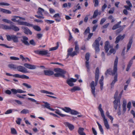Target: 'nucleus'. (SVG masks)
I'll return each instance as SVG.
<instances>
[{
  "instance_id": "f257e3e1",
  "label": "nucleus",
  "mask_w": 135,
  "mask_h": 135,
  "mask_svg": "<svg viewBox=\"0 0 135 135\" xmlns=\"http://www.w3.org/2000/svg\"><path fill=\"white\" fill-rule=\"evenodd\" d=\"M99 71L98 67H97L96 69L95 73V82L92 81L90 84V86L91 89V92L94 97H95V86L97 85L99 76Z\"/></svg>"
},
{
  "instance_id": "f03ea898",
  "label": "nucleus",
  "mask_w": 135,
  "mask_h": 135,
  "mask_svg": "<svg viewBox=\"0 0 135 135\" xmlns=\"http://www.w3.org/2000/svg\"><path fill=\"white\" fill-rule=\"evenodd\" d=\"M118 61V57L117 56L116 57V58L114 62L113 70H112L111 69H109L107 70L105 73V75L107 76L108 74L114 76L115 75H118L117 73V66Z\"/></svg>"
},
{
  "instance_id": "7ed1b4c3",
  "label": "nucleus",
  "mask_w": 135,
  "mask_h": 135,
  "mask_svg": "<svg viewBox=\"0 0 135 135\" xmlns=\"http://www.w3.org/2000/svg\"><path fill=\"white\" fill-rule=\"evenodd\" d=\"M101 39V38L100 37H99L95 40L93 44V46L94 47L95 49L96 53L99 52V42L100 41Z\"/></svg>"
},
{
  "instance_id": "20e7f679",
  "label": "nucleus",
  "mask_w": 135,
  "mask_h": 135,
  "mask_svg": "<svg viewBox=\"0 0 135 135\" xmlns=\"http://www.w3.org/2000/svg\"><path fill=\"white\" fill-rule=\"evenodd\" d=\"M6 36L8 41H9L12 40L14 42H18V37L14 35H6Z\"/></svg>"
},
{
  "instance_id": "39448f33",
  "label": "nucleus",
  "mask_w": 135,
  "mask_h": 135,
  "mask_svg": "<svg viewBox=\"0 0 135 135\" xmlns=\"http://www.w3.org/2000/svg\"><path fill=\"white\" fill-rule=\"evenodd\" d=\"M34 52L36 54L42 55H47V57L50 56V53L48 52V51L47 50L40 51L37 50L34 51Z\"/></svg>"
},
{
  "instance_id": "423d86ee",
  "label": "nucleus",
  "mask_w": 135,
  "mask_h": 135,
  "mask_svg": "<svg viewBox=\"0 0 135 135\" xmlns=\"http://www.w3.org/2000/svg\"><path fill=\"white\" fill-rule=\"evenodd\" d=\"M44 9L41 7H39L38 9V11L37 13L39 15H41V16L38 15H35V16L39 19H44L45 18L43 16L42 13L44 12Z\"/></svg>"
},
{
  "instance_id": "0eeeda50",
  "label": "nucleus",
  "mask_w": 135,
  "mask_h": 135,
  "mask_svg": "<svg viewBox=\"0 0 135 135\" xmlns=\"http://www.w3.org/2000/svg\"><path fill=\"white\" fill-rule=\"evenodd\" d=\"M116 101H114L113 102L114 103V108L116 110L117 108V107H119L118 109V111L117 112V113L118 115H120L121 114V111H120V102L119 101L117 102H116Z\"/></svg>"
},
{
  "instance_id": "6e6552de",
  "label": "nucleus",
  "mask_w": 135,
  "mask_h": 135,
  "mask_svg": "<svg viewBox=\"0 0 135 135\" xmlns=\"http://www.w3.org/2000/svg\"><path fill=\"white\" fill-rule=\"evenodd\" d=\"M90 56L89 53L88 52L86 54L85 56V59L86 60L85 62V66L87 69V71L88 72L90 71V66L89 64V61Z\"/></svg>"
},
{
  "instance_id": "1a4fd4ad",
  "label": "nucleus",
  "mask_w": 135,
  "mask_h": 135,
  "mask_svg": "<svg viewBox=\"0 0 135 135\" xmlns=\"http://www.w3.org/2000/svg\"><path fill=\"white\" fill-rule=\"evenodd\" d=\"M77 79L71 78L68 79L66 80V83L70 86H73L74 85L73 83L76 82Z\"/></svg>"
},
{
  "instance_id": "9d476101",
  "label": "nucleus",
  "mask_w": 135,
  "mask_h": 135,
  "mask_svg": "<svg viewBox=\"0 0 135 135\" xmlns=\"http://www.w3.org/2000/svg\"><path fill=\"white\" fill-rule=\"evenodd\" d=\"M125 36V34H124L123 35H119L116 38L115 43L116 44H118L120 41L122 40L124 38Z\"/></svg>"
},
{
  "instance_id": "9b49d317",
  "label": "nucleus",
  "mask_w": 135,
  "mask_h": 135,
  "mask_svg": "<svg viewBox=\"0 0 135 135\" xmlns=\"http://www.w3.org/2000/svg\"><path fill=\"white\" fill-rule=\"evenodd\" d=\"M21 40V41L23 43L26 45H30V44L28 41V38L27 37L25 36H23Z\"/></svg>"
},
{
  "instance_id": "f8f14e48",
  "label": "nucleus",
  "mask_w": 135,
  "mask_h": 135,
  "mask_svg": "<svg viewBox=\"0 0 135 135\" xmlns=\"http://www.w3.org/2000/svg\"><path fill=\"white\" fill-rule=\"evenodd\" d=\"M17 70L21 72L26 73H28V71H27V69L24 67L21 66H17Z\"/></svg>"
},
{
  "instance_id": "ddd939ff",
  "label": "nucleus",
  "mask_w": 135,
  "mask_h": 135,
  "mask_svg": "<svg viewBox=\"0 0 135 135\" xmlns=\"http://www.w3.org/2000/svg\"><path fill=\"white\" fill-rule=\"evenodd\" d=\"M64 124L66 127H68L70 131H72L74 128V126L72 124L67 122H65Z\"/></svg>"
},
{
  "instance_id": "4468645a",
  "label": "nucleus",
  "mask_w": 135,
  "mask_h": 135,
  "mask_svg": "<svg viewBox=\"0 0 135 135\" xmlns=\"http://www.w3.org/2000/svg\"><path fill=\"white\" fill-rule=\"evenodd\" d=\"M22 28L25 34L30 35L32 34V32L27 27H22Z\"/></svg>"
},
{
  "instance_id": "2eb2a0df",
  "label": "nucleus",
  "mask_w": 135,
  "mask_h": 135,
  "mask_svg": "<svg viewBox=\"0 0 135 135\" xmlns=\"http://www.w3.org/2000/svg\"><path fill=\"white\" fill-rule=\"evenodd\" d=\"M133 37L132 36L130 37L129 42L127 45V48L126 50L127 52L129 50L131 47V45L133 42Z\"/></svg>"
},
{
  "instance_id": "dca6fc26",
  "label": "nucleus",
  "mask_w": 135,
  "mask_h": 135,
  "mask_svg": "<svg viewBox=\"0 0 135 135\" xmlns=\"http://www.w3.org/2000/svg\"><path fill=\"white\" fill-rule=\"evenodd\" d=\"M61 108H60V110L56 109L55 113L61 117H64L66 116L67 115L62 114L63 111L61 110Z\"/></svg>"
},
{
  "instance_id": "f3484780",
  "label": "nucleus",
  "mask_w": 135,
  "mask_h": 135,
  "mask_svg": "<svg viewBox=\"0 0 135 135\" xmlns=\"http://www.w3.org/2000/svg\"><path fill=\"white\" fill-rule=\"evenodd\" d=\"M24 65L26 68L30 69H35L36 68V66L35 65L27 63L25 64Z\"/></svg>"
},
{
  "instance_id": "a211bd4d",
  "label": "nucleus",
  "mask_w": 135,
  "mask_h": 135,
  "mask_svg": "<svg viewBox=\"0 0 135 135\" xmlns=\"http://www.w3.org/2000/svg\"><path fill=\"white\" fill-rule=\"evenodd\" d=\"M103 118L104 123L105 126L107 129L109 128V126L108 123L107 119L106 118L105 116L102 117Z\"/></svg>"
},
{
  "instance_id": "6ab92c4d",
  "label": "nucleus",
  "mask_w": 135,
  "mask_h": 135,
  "mask_svg": "<svg viewBox=\"0 0 135 135\" xmlns=\"http://www.w3.org/2000/svg\"><path fill=\"white\" fill-rule=\"evenodd\" d=\"M54 71L56 73H61L62 74H65L67 72L66 71L59 68L55 69Z\"/></svg>"
},
{
  "instance_id": "aec40b11",
  "label": "nucleus",
  "mask_w": 135,
  "mask_h": 135,
  "mask_svg": "<svg viewBox=\"0 0 135 135\" xmlns=\"http://www.w3.org/2000/svg\"><path fill=\"white\" fill-rule=\"evenodd\" d=\"M105 45L104 46V49L105 52H107L109 50L110 47V45L108 41H106L105 42Z\"/></svg>"
},
{
  "instance_id": "412c9836",
  "label": "nucleus",
  "mask_w": 135,
  "mask_h": 135,
  "mask_svg": "<svg viewBox=\"0 0 135 135\" xmlns=\"http://www.w3.org/2000/svg\"><path fill=\"white\" fill-rule=\"evenodd\" d=\"M19 23V24L21 25H25L29 27H32L33 26V25L27 23L26 22L20 21V20L18 22Z\"/></svg>"
},
{
  "instance_id": "4be33fe9",
  "label": "nucleus",
  "mask_w": 135,
  "mask_h": 135,
  "mask_svg": "<svg viewBox=\"0 0 135 135\" xmlns=\"http://www.w3.org/2000/svg\"><path fill=\"white\" fill-rule=\"evenodd\" d=\"M0 11L6 14H11L12 12L9 10L0 8Z\"/></svg>"
},
{
  "instance_id": "5701e85b",
  "label": "nucleus",
  "mask_w": 135,
  "mask_h": 135,
  "mask_svg": "<svg viewBox=\"0 0 135 135\" xmlns=\"http://www.w3.org/2000/svg\"><path fill=\"white\" fill-rule=\"evenodd\" d=\"M44 74L46 75L50 76L54 74L53 71L49 70H45L44 71Z\"/></svg>"
},
{
  "instance_id": "b1692460",
  "label": "nucleus",
  "mask_w": 135,
  "mask_h": 135,
  "mask_svg": "<svg viewBox=\"0 0 135 135\" xmlns=\"http://www.w3.org/2000/svg\"><path fill=\"white\" fill-rule=\"evenodd\" d=\"M84 129L82 127H79L78 130V133L80 135H86L85 133L84 132Z\"/></svg>"
},
{
  "instance_id": "393cba45",
  "label": "nucleus",
  "mask_w": 135,
  "mask_h": 135,
  "mask_svg": "<svg viewBox=\"0 0 135 135\" xmlns=\"http://www.w3.org/2000/svg\"><path fill=\"white\" fill-rule=\"evenodd\" d=\"M117 76L118 75H115L114 76V80H113L110 84L112 88L114 86L115 83L117 81Z\"/></svg>"
},
{
  "instance_id": "a878e982",
  "label": "nucleus",
  "mask_w": 135,
  "mask_h": 135,
  "mask_svg": "<svg viewBox=\"0 0 135 135\" xmlns=\"http://www.w3.org/2000/svg\"><path fill=\"white\" fill-rule=\"evenodd\" d=\"M1 27L3 29L6 30H11V26H8L3 24H1Z\"/></svg>"
},
{
  "instance_id": "bb28decb",
  "label": "nucleus",
  "mask_w": 135,
  "mask_h": 135,
  "mask_svg": "<svg viewBox=\"0 0 135 135\" xmlns=\"http://www.w3.org/2000/svg\"><path fill=\"white\" fill-rule=\"evenodd\" d=\"M98 11V10L97 9L94 12L93 16V18H95L98 15H100L101 13L100 12H99Z\"/></svg>"
},
{
  "instance_id": "cd10ccee",
  "label": "nucleus",
  "mask_w": 135,
  "mask_h": 135,
  "mask_svg": "<svg viewBox=\"0 0 135 135\" xmlns=\"http://www.w3.org/2000/svg\"><path fill=\"white\" fill-rule=\"evenodd\" d=\"M11 30H12L15 31H18L20 30V29L18 27L14 25H11Z\"/></svg>"
},
{
  "instance_id": "c85d7f7f",
  "label": "nucleus",
  "mask_w": 135,
  "mask_h": 135,
  "mask_svg": "<svg viewBox=\"0 0 135 135\" xmlns=\"http://www.w3.org/2000/svg\"><path fill=\"white\" fill-rule=\"evenodd\" d=\"M98 109L100 112V114L102 117L105 116L103 110L102 108V105L100 104L98 107Z\"/></svg>"
},
{
  "instance_id": "c756f323",
  "label": "nucleus",
  "mask_w": 135,
  "mask_h": 135,
  "mask_svg": "<svg viewBox=\"0 0 135 135\" xmlns=\"http://www.w3.org/2000/svg\"><path fill=\"white\" fill-rule=\"evenodd\" d=\"M81 90V88L78 86H74L73 88L71 89L70 91L72 92H74L77 90Z\"/></svg>"
},
{
  "instance_id": "7c9ffc66",
  "label": "nucleus",
  "mask_w": 135,
  "mask_h": 135,
  "mask_svg": "<svg viewBox=\"0 0 135 135\" xmlns=\"http://www.w3.org/2000/svg\"><path fill=\"white\" fill-rule=\"evenodd\" d=\"M65 74H62L61 73H56L54 74L55 77H59L61 76L63 78H65V76L64 75Z\"/></svg>"
},
{
  "instance_id": "2f4dec72",
  "label": "nucleus",
  "mask_w": 135,
  "mask_h": 135,
  "mask_svg": "<svg viewBox=\"0 0 135 135\" xmlns=\"http://www.w3.org/2000/svg\"><path fill=\"white\" fill-rule=\"evenodd\" d=\"M133 63V61L132 60H130L129 62L128 63V64L127 65V68L126 69L127 71H128L129 70L131 66Z\"/></svg>"
},
{
  "instance_id": "473e14b6",
  "label": "nucleus",
  "mask_w": 135,
  "mask_h": 135,
  "mask_svg": "<svg viewBox=\"0 0 135 135\" xmlns=\"http://www.w3.org/2000/svg\"><path fill=\"white\" fill-rule=\"evenodd\" d=\"M61 109L63 111L68 113L70 112L71 110V109L70 108L66 107H65L64 108H61Z\"/></svg>"
},
{
  "instance_id": "72a5a7b5",
  "label": "nucleus",
  "mask_w": 135,
  "mask_h": 135,
  "mask_svg": "<svg viewBox=\"0 0 135 135\" xmlns=\"http://www.w3.org/2000/svg\"><path fill=\"white\" fill-rule=\"evenodd\" d=\"M57 46L56 47H52L51 48H50L49 49L50 51H52L53 50H57L59 46V42H57Z\"/></svg>"
},
{
  "instance_id": "f704fd0d",
  "label": "nucleus",
  "mask_w": 135,
  "mask_h": 135,
  "mask_svg": "<svg viewBox=\"0 0 135 135\" xmlns=\"http://www.w3.org/2000/svg\"><path fill=\"white\" fill-rule=\"evenodd\" d=\"M118 91L117 90L115 92V94H114V98L115 99V100L114 101H115V100H116V102H118V101H119V102H120V100H119V99H117V97L118 96Z\"/></svg>"
},
{
  "instance_id": "c9c22d12",
  "label": "nucleus",
  "mask_w": 135,
  "mask_h": 135,
  "mask_svg": "<svg viewBox=\"0 0 135 135\" xmlns=\"http://www.w3.org/2000/svg\"><path fill=\"white\" fill-rule=\"evenodd\" d=\"M121 27L120 25H119L117 23L113 27L112 29L113 30H115L117 28H120Z\"/></svg>"
},
{
  "instance_id": "e433bc0d",
  "label": "nucleus",
  "mask_w": 135,
  "mask_h": 135,
  "mask_svg": "<svg viewBox=\"0 0 135 135\" xmlns=\"http://www.w3.org/2000/svg\"><path fill=\"white\" fill-rule=\"evenodd\" d=\"M8 67L11 69H17V66L16 65L11 64L8 65Z\"/></svg>"
},
{
  "instance_id": "4c0bfd02",
  "label": "nucleus",
  "mask_w": 135,
  "mask_h": 135,
  "mask_svg": "<svg viewBox=\"0 0 135 135\" xmlns=\"http://www.w3.org/2000/svg\"><path fill=\"white\" fill-rule=\"evenodd\" d=\"M41 92L42 93H45V94H49L52 95H54V94L52 92H49V91H48L45 90H41Z\"/></svg>"
},
{
  "instance_id": "58836bf2",
  "label": "nucleus",
  "mask_w": 135,
  "mask_h": 135,
  "mask_svg": "<svg viewBox=\"0 0 135 135\" xmlns=\"http://www.w3.org/2000/svg\"><path fill=\"white\" fill-rule=\"evenodd\" d=\"M97 123L99 127V129L100 131L102 133V134H103V129L102 128V126L98 122H97Z\"/></svg>"
},
{
  "instance_id": "ea45409f",
  "label": "nucleus",
  "mask_w": 135,
  "mask_h": 135,
  "mask_svg": "<svg viewBox=\"0 0 135 135\" xmlns=\"http://www.w3.org/2000/svg\"><path fill=\"white\" fill-rule=\"evenodd\" d=\"M29 113V110L26 109H24L22 110L21 112L20 113L22 114H26L27 113Z\"/></svg>"
},
{
  "instance_id": "a19ab883",
  "label": "nucleus",
  "mask_w": 135,
  "mask_h": 135,
  "mask_svg": "<svg viewBox=\"0 0 135 135\" xmlns=\"http://www.w3.org/2000/svg\"><path fill=\"white\" fill-rule=\"evenodd\" d=\"M33 28L36 30L39 31L41 30V29L38 26H33Z\"/></svg>"
},
{
  "instance_id": "79ce46f5",
  "label": "nucleus",
  "mask_w": 135,
  "mask_h": 135,
  "mask_svg": "<svg viewBox=\"0 0 135 135\" xmlns=\"http://www.w3.org/2000/svg\"><path fill=\"white\" fill-rule=\"evenodd\" d=\"M106 115L111 120V121H113V118L111 115H109V113L108 111H107L106 112Z\"/></svg>"
},
{
  "instance_id": "37998d69",
  "label": "nucleus",
  "mask_w": 135,
  "mask_h": 135,
  "mask_svg": "<svg viewBox=\"0 0 135 135\" xmlns=\"http://www.w3.org/2000/svg\"><path fill=\"white\" fill-rule=\"evenodd\" d=\"M123 29V28H120L117 30L116 31V34L117 35H118L119 33L122 31Z\"/></svg>"
},
{
  "instance_id": "c03bdc74",
  "label": "nucleus",
  "mask_w": 135,
  "mask_h": 135,
  "mask_svg": "<svg viewBox=\"0 0 135 135\" xmlns=\"http://www.w3.org/2000/svg\"><path fill=\"white\" fill-rule=\"evenodd\" d=\"M2 21L8 23H9L10 24H11L13 23L11 22L10 20L7 19H3L2 20Z\"/></svg>"
},
{
  "instance_id": "a18cd8bd",
  "label": "nucleus",
  "mask_w": 135,
  "mask_h": 135,
  "mask_svg": "<svg viewBox=\"0 0 135 135\" xmlns=\"http://www.w3.org/2000/svg\"><path fill=\"white\" fill-rule=\"evenodd\" d=\"M13 17L14 18L11 19V20L12 21L14 22H18L19 20H16V18H18V16H14Z\"/></svg>"
},
{
  "instance_id": "49530a36",
  "label": "nucleus",
  "mask_w": 135,
  "mask_h": 135,
  "mask_svg": "<svg viewBox=\"0 0 135 135\" xmlns=\"http://www.w3.org/2000/svg\"><path fill=\"white\" fill-rule=\"evenodd\" d=\"M126 104L123 103L122 107L123 108V114L125 113L126 111Z\"/></svg>"
},
{
  "instance_id": "de8ad7c7",
  "label": "nucleus",
  "mask_w": 135,
  "mask_h": 135,
  "mask_svg": "<svg viewBox=\"0 0 135 135\" xmlns=\"http://www.w3.org/2000/svg\"><path fill=\"white\" fill-rule=\"evenodd\" d=\"M70 112L71 114L73 115H76L78 114L79 113L77 111L74 110H71Z\"/></svg>"
},
{
  "instance_id": "09e8293b",
  "label": "nucleus",
  "mask_w": 135,
  "mask_h": 135,
  "mask_svg": "<svg viewBox=\"0 0 135 135\" xmlns=\"http://www.w3.org/2000/svg\"><path fill=\"white\" fill-rule=\"evenodd\" d=\"M11 133L13 134H17L16 131L13 128H11Z\"/></svg>"
},
{
  "instance_id": "8fccbe9b",
  "label": "nucleus",
  "mask_w": 135,
  "mask_h": 135,
  "mask_svg": "<svg viewBox=\"0 0 135 135\" xmlns=\"http://www.w3.org/2000/svg\"><path fill=\"white\" fill-rule=\"evenodd\" d=\"M90 31V29L89 27H87L84 32V34L86 35L88 33H89Z\"/></svg>"
},
{
  "instance_id": "3c124183",
  "label": "nucleus",
  "mask_w": 135,
  "mask_h": 135,
  "mask_svg": "<svg viewBox=\"0 0 135 135\" xmlns=\"http://www.w3.org/2000/svg\"><path fill=\"white\" fill-rule=\"evenodd\" d=\"M22 85L26 87L27 88H31V85H29L28 84L26 83H23L22 84Z\"/></svg>"
},
{
  "instance_id": "603ef678",
  "label": "nucleus",
  "mask_w": 135,
  "mask_h": 135,
  "mask_svg": "<svg viewBox=\"0 0 135 135\" xmlns=\"http://www.w3.org/2000/svg\"><path fill=\"white\" fill-rule=\"evenodd\" d=\"M73 49L72 48H70L68 50V53L67 55L68 56H69L70 55V54L73 51Z\"/></svg>"
},
{
  "instance_id": "864d4df0",
  "label": "nucleus",
  "mask_w": 135,
  "mask_h": 135,
  "mask_svg": "<svg viewBox=\"0 0 135 135\" xmlns=\"http://www.w3.org/2000/svg\"><path fill=\"white\" fill-rule=\"evenodd\" d=\"M28 99L32 102H35L37 104H39V103H38L37 101L34 99L31 98H28Z\"/></svg>"
},
{
  "instance_id": "5fc2aeb1",
  "label": "nucleus",
  "mask_w": 135,
  "mask_h": 135,
  "mask_svg": "<svg viewBox=\"0 0 135 135\" xmlns=\"http://www.w3.org/2000/svg\"><path fill=\"white\" fill-rule=\"evenodd\" d=\"M21 78L22 79H28L29 78L28 76H27L24 75H21Z\"/></svg>"
},
{
  "instance_id": "6e6d98bb",
  "label": "nucleus",
  "mask_w": 135,
  "mask_h": 135,
  "mask_svg": "<svg viewBox=\"0 0 135 135\" xmlns=\"http://www.w3.org/2000/svg\"><path fill=\"white\" fill-rule=\"evenodd\" d=\"M45 22L47 23L48 24H52L54 22V21L50 20H45Z\"/></svg>"
},
{
  "instance_id": "4d7b16f0",
  "label": "nucleus",
  "mask_w": 135,
  "mask_h": 135,
  "mask_svg": "<svg viewBox=\"0 0 135 135\" xmlns=\"http://www.w3.org/2000/svg\"><path fill=\"white\" fill-rule=\"evenodd\" d=\"M17 90V93H25L26 92V91H23L20 89H18Z\"/></svg>"
},
{
  "instance_id": "13d9d810",
  "label": "nucleus",
  "mask_w": 135,
  "mask_h": 135,
  "mask_svg": "<svg viewBox=\"0 0 135 135\" xmlns=\"http://www.w3.org/2000/svg\"><path fill=\"white\" fill-rule=\"evenodd\" d=\"M0 6H9L10 4L4 2H0Z\"/></svg>"
},
{
  "instance_id": "bf43d9fd",
  "label": "nucleus",
  "mask_w": 135,
  "mask_h": 135,
  "mask_svg": "<svg viewBox=\"0 0 135 135\" xmlns=\"http://www.w3.org/2000/svg\"><path fill=\"white\" fill-rule=\"evenodd\" d=\"M78 53L75 51L72 52L69 56L71 57H73L75 55H76Z\"/></svg>"
},
{
  "instance_id": "052dcab7",
  "label": "nucleus",
  "mask_w": 135,
  "mask_h": 135,
  "mask_svg": "<svg viewBox=\"0 0 135 135\" xmlns=\"http://www.w3.org/2000/svg\"><path fill=\"white\" fill-rule=\"evenodd\" d=\"M11 92L12 93V94H16L17 93V89H11Z\"/></svg>"
},
{
  "instance_id": "680f3d73",
  "label": "nucleus",
  "mask_w": 135,
  "mask_h": 135,
  "mask_svg": "<svg viewBox=\"0 0 135 135\" xmlns=\"http://www.w3.org/2000/svg\"><path fill=\"white\" fill-rule=\"evenodd\" d=\"M29 44L33 46H35L36 45V43L33 39L30 41Z\"/></svg>"
},
{
  "instance_id": "e2e57ef3",
  "label": "nucleus",
  "mask_w": 135,
  "mask_h": 135,
  "mask_svg": "<svg viewBox=\"0 0 135 135\" xmlns=\"http://www.w3.org/2000/svg\"><path fill=\"white\" fill-rule=\"evenodd\" d=\"M106 19L104 18H103L101 20L100 24L101 25H102L106 21Z\"/></svg>"
},
{
  "instance_id": "0e129e2a",
  "label": "nucleus",
  "mask_w": 135,
  "mask_h": 135,
  "mask_svg": "<svg viewBox=\"0 0 135 135\" xmlns=\"http://www.w3.org/2000/svg\"><path fill=\"white\" fill-rule=\"evenodd\" d=\"M10 59L11 60H18L19 59V58L14 56H11Z\"/></svg>"
},
{
  "instance_id": "69168bd1",
  "label": "nucleus",
  "mask_w": 135,
  "mask_h": 135,
  "mask_svg": "<svg viewBox=\"0 0 135 135\" xmlns=\"http://www.w3.org/2000/svg\"><path fill=\"white\" fill-rule=\"evenodd\" d=\"M114 8H111L110 9V10L108 12V13L109 14H112L114 12Z\"/></svg>"
},
{
  "instance_id": "338daca9",
  "label": "nucleus",
  "mask_w": 135,
  "mask_h": 135,
  "mask_svg": "<svg viewBox=\"0 0 135 135\" xmlns=\"http://www.w3.org/2000/svg\"><path fill=\"white\" fill-rule=\"evenodd\" d=\"M12 112V109H11L9 110H8L5 112V114H9L11 113Z\"/></svg>"
},
{
  "instance_id": "774afa93",
  "label": "nucleus",
  "mask_w": 135,
  "mask_h": 135,
  "mask_svg": "<svg viewBox=\"0 0 135 135\" xmlns=\"http://www.w3.org/2000/svg\"><path fill=\"white\" fill-rule=\"evenodd\" d=\"M107 5L105 3L104 5L102 6V10L103 11H104L105 8L107 7Z\"/></svg>"
}]
</instances>
